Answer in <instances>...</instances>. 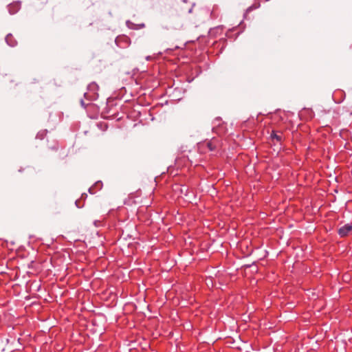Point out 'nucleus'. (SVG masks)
Masks as SVG:
<instances>
[{"mask_svg": "<svg viewBox=\"0 0 352 352\" xmlns=\"http://www.w3.org/2000/svg\"><path fill=\"white\" fill-rule=\"evenodd\" d=\"M102 186H103L102 182L100 181H98L89 188V192L90 194L94 195V194L96 193L97 191L101 190L102 188Z\"/></svg>", "mask_w": 352, "mask_h": 352, "instance_id": "6", "label": "nucleus"}, {"mask_svg": "<svg viewBox=\"0 0 352 352\" xmlns=\"http://www.w3.org/2000/svg\"><path fill=\"white\" fill-rule=\"evenodd\" d=\"M94 225H95L96 226H98V225H99V222H98V221H94Z\"/></svg>", "mask_w": 352, "mask_h": 352, "instance_id": "15", "label": "nucleus"}, {"mask_svg": "<svg viewBox=\"0 0 352 352\" xmlns=\"http://www.w3.org/2000/svg\"><path fill=\"white\" fill-rule=\"evenodd\" d=\"M270 0H265V1H269Z\"/></svg>", "mask_w": 352, "mask_h": 352, "instance_id": "17", "label": "nucleus"}, {"mask_svg": "<svg viewBox=\"0 0 352 352\" xmlns=\"http://www.w3.org/2000/svg\"><path fill=\"white\" fill-rule=\"evenodd\" d=\"M80 103L83 107H85V108L86 107V104H85V102L83 101V100H81Z\"/></svg>", "mask_w": 352, "mask_h": 352, "instance_id": "14", "label": "nucleus"}, {"mask_svg": "<svg viewBox=\"0 0 352 352\" xmlns=\"http://www.w3.org/2000/svg\"><path fill=\"white\" fill-rule=\"evenodd\" d=\"M351 231H352V225L347 223L339 229L338 234L340 236H345Z\"/></svg>", "mask_w": 352, "mask_h": 352, "instance_id": "5", "label": "nucleus"}, {"mask_svg": "<svg viewBox=\"0 0 352 352\" xmlns=\"http://www.w3.org/2000/svg\"><path fill=\"white\" fill-rule=\"evenodd\" d=\"M6 42L7 43V44L8 45H10V47H14L17 44V41L14 38V36H12V34H8L6 36Z\"/></svg>", "mask_w": 352, "mask_h": 352, "instance_id": "8", "label": "nucleus"}, {"mask_svg": "<svg viewBox=\"0 0 352 352\" xmlns=\"http://www.w3.org/2000/svg\"><path fill=\"white\" fill-rule=\"evenodd\" d=\"M133 203H135V201L133 200V197L131 196L124 201V204L126 205H130Z\"/></svg>", "mask_w": 352, "mask_h": 352, "instance_id": "12", "label": "nucleus"}, {"mask_svg": "<svg viewBox=\"0 0 352 352\" xmlns=\"http://www.w3.org/2000/svg\"><path fill=\"white\" fill-rule=\"evenodd\" d=\"M223 31V28L221 26L216 27L213 29H211L210 31V36H214L217 34L221 33Z\"/></svg>", "mask_w": 352, "mask_h": 352, "instance_id": "10", "label": "nucleus"}, {"mask_svg": "<svg viewBox=\"0 0 352 352\" xmlns=\"http://www.w3.org/2000/svg\"><path fill=\"white\" fill-rule=\"evenodd\" d=\"M150 59H151L150 56H147V57H146V60H150Z\"/></svg>", "mask_w": 352, "mask_h": 352, "instance_id": "16", "label": "nucleus"}, {"mask_svg": "<svg viewBox=\"0 0 352 352\" xmlns=\"http://www.w3.org/2000/svg\"><path fill=\"white\" fill-rule=\"evenodd\" d=\"M99 86L95 82L89 83L87 86V91L84 94V96L89 100H95L98 97Z\"/></svg>", "mask_w": 352, "mask_h": 352, "instance_id": "1", "label": "nucleus"}, {"mask_svg": "<svg viewBox=\"0 0 352 352\" xmlns=\"http://www.w3.org/2000/svg\"><path fill=\"white\" fill-rule=\"evenodd\" d=\"M126 26L131 30H140L145 27L144 23L135 24L130 21H126Z\"/></svg>", "mask_w": 352, "mask_h": 352, "instance_id": "7", "label": "nucleus"}, {"mask_svg": "<svg viewBox=\"0 0 352 352\" xmlns=\"http://www.w3.org/2000/svg\"><path fill=\"white\" fill-rule=\"evenodd\" d=\"M21 8V2L20 1H15L8 6V10L10 14H14L19 11Z\"/></svg>", "mask_w": 352, "mask_h": 352, "instance_id": "4", "label": "nucleus"}, {"mask_svg": "<svg viewBox=\"0 0 352 352\" xmlns=\"http://www.w3.org/2000/svg\"><path fill=\"white\" fill-rule=\"evenodd\" d=\"M271 138L272 140H276L277 142H281L283 139V135L282 132H276L273 131L271 133Z\"/></svg>", "mask_w": 352, "mask_h": 352, "instance_id": "9", "label": "nucleus"}, {"mask_svg": "<svg viewBox=\"0 0 352 352\" xmlns=\"http://www.w3.org/2000/svg\"><path fill=\"white\" fill-rule=\"evenodd\" d=\"M115 42L120 48H126L131 44L130 38L125 35H120L116 37Z\"/></svg>", "mask_w": 352, "mask_h": 352, "instance_id": "3", "label": "nucleus"}, {"mask_svg": "<svg viewBox=\"0 0 352 352\" xmlns=\"http://www.w3.org/2000/svg\"><path fill=\"white\" fill-rule=\"evenodd\" d=\"M47 130H43V131H39L36 134V138L39 139V140H43L47 135Z\"/></svg>", "mask_w": 352, "mask_h": 352, "instance_id": "11", "label": "nucleus"}, {"mask_svg": "<svg viewBox=\"0 0 352 352\" xmlns=\"http://www.w3.org/2000/svg\"><path fill=\"white\" fill-rule=\"evenodd\" d=\"M258 7V6H250L248 9H247V12H251L252 10H253L254 9H256Z\"/></svg>", "mask_w": 352, "mask_h": 352, "instance_id": "13", "label": "nucleus"}, {"mask_svg": "<svg viewBox=\"0 0 352 352\" xmlns=\"http://www.w3.org/2000/svg\"><path fill=\"white\" fill-rule=\"evenodd\" d=\"M220 146L219 140L216 138H212L209 141H205L199 144V148L202 149L207 148L209 151H215Z\"/></svg>", "mask_w": 352, "mask_h": 352, "instance_id": "2", "label": "nucleus"}]
</instances>
